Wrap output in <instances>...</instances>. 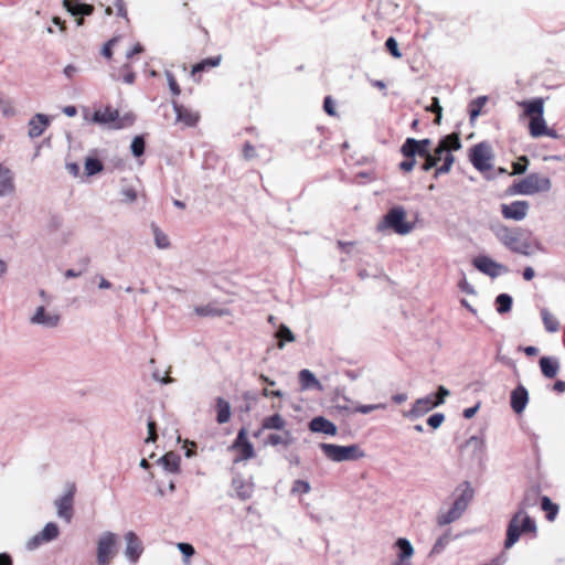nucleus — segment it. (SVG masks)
I'll return each instance as SVG.
<instances>
[{
  "instance_id": "1",
  "label": "nucleus",
  "mask_w": 565,
  "mask_h": 565,
  "mask_svg": "<svg viewBox=\"0 0 565 565\" xmlns=\"http://www.w3.org/2000/svg\"><path fill=\"white\" fill-rule=\"evenodd\" d=\"M521 107L524 108V115L530 116V135L533 138H539L542 136H548L552 138H556L557 134L554 130L547 128L545 119H544V100L542 98H535L532 100H524L519 103Z\"/></svg>"
},
{
  "instance_id": "2",
  "label": "nucleus",
  "mask_w": 565,
  "mask_h": 565,
  "mask_svg": "<svg viewBox=\"0 0 565 565\" xmlns=\"http://www.w3.org/2000/svg\"><path fill=\"white\" fill-rule=\"evenodd\" d=\"M456 492H459V494L456 497L450 509L446 512H440L437 516V522L441 526L457 521L467 510L475 495V490L469 481L460 483Z\"/></svg>"
},
{
  "instance_id": "3",
  "label": "nucleus",
  "mask_w": 565,
  "mask_h": 565,
  "mask_svg": "<svg viewBox=\"0 0 565 565\" xmlns=\"http://www.w3.org/2000/svg\"><path fill=\"white\" fill-rule=\"evenodd\" d=\"M526 532L535 533L536 524L523 509H520L509 522L504 547L511 548L519 541L521 534Z\"/></svg>"
},
{
  "instance_id": "4",
  "label": "nucleus",
  "mask_w": 565,
  "mask_h": 565,
  "mask_svg": "<svg viewBox=\"0 0 565 565\" xmlns=\"http://www.w3.org/2000/svg\"><path fill=\"white\" fill-rule=\"evenodd\" d=\"M552 189L550 178L539 173H530L525 178L514 182L510 186V193L520 195H533L540 192H548Z\"/></svg>"
},
{
  "instance_id": "5",
  "label": "nucleus",
  "mask_w": 565,
  "mask_h": 565,
  "mask_svg": "<svg viewBox=\"0 0 565 565\" xmlns=\"http://www.w3.org/2000/svg\"><path fill=\"white\" fill-rule=\"evenodd\" d=\"M135 116L132 114H125L120 116L117 109L106 107L94 111L90 121L105 126L110 129H122L134 124Z\"/></svg>"
},
{
  "instance_id": "6",
  "label": "nucleus",
  "mask_w": 565,
  "mask_h": 565,
  "mask_svg": "<svg viewBox=\"0 0 565 565\" xmlns=\"http://www.w3.org/2000/svg\"><path fill=\"white\" fill-rule=\"evenodd\" d=\"M319 448L329 460L334 462L353 461L365 457V452L356 444L340 446L321 443Z\"/></svg>"
},
{
  "instance_id": "7",
  "label": "nucleus",
  "mask_w": 565,
  "mask_h": 565,
  "mask_svg": "<svg viewBox=\"0 0 565 565\" xmlns=\"http://www.w3.org/2000/svg\"><path fill=\"white\" fill-rule=\"evenodd\" d=\"M406 211L403 206H394L388 210L383 220L379 223L377 230H392L398 235L409 234L414 226L406 220Z\"/></svg>"
},
{
  "instance_id": "8",
  "label": "nucleus",
  "mask_w": 565,
  "mask_h": 565,
  "mask_svg": "<svg viewBox=\"0 0 565 565\" xmlns=\"http://www.w3.org/2000/svg\"><path fill=\"white\" fill-rule=\"evenodd\" d=\"M497 237L505 247L514 253L524 256H530L533 253L530 243L522 239L520 230L502 226L497 231Z\"/></svg>"
},
{
  "instance_id": "9",
  "label": "nucleus",
  "mask_w": 565,
  "mask_h": 565,
  "mask_svg": "<svg viewBox=\"0 0 565 565\" xmlns=\"http://www.w3.org/2000/svg\"><path fill=\"white\" fill-rule=\"evenodd\" d=\"M117 535L110 531L103 532L96 545V562L98 565H109L116 555Z\"/></svg>"
},
{
  "instance_id": "10",
  "label": "nucleus",
  "mask_w": 565,
  "mask_h": 565,
  "mask_svg": "<svg viewBox=\"0 0 565 565\" xmlns=\"http://www.w3.org/2000/svg\"><path fill=\"white\" fill-rule=\"evenodd\" d=\"M469 160L480 172L489 171L492 168L493 151L487 142H479L470 149Z\"/></svg>"
},
{
  "instance_id": "11",
  "label": "nucleus",
  "mask_w": 565,
  "mask_h": 565,
  "mask_svg": "<svg viewBox=\"0 0 565 565\" xmlns=\"http://www.w3.org/2000/svg\"><path fill=\"white\" fill-rule=\"evenodd\" d=\"M228 449L236 452L234 463H238L255 457L254 446L248 440L247 430L245 428L239 429L235 440Z\"/></svg>"
},
{
  "instance_id": "12",
  "label": "nucleus",
  "mask_w": 565,
  "mask_h": 565,
  "mask_svg": "<svg viewBox=\"0 0 565 565\" xmlns=\"http://www.w3.org/2000/svg\"><path fill=\"white\" fill-rule=\"evenodd\" d=\"M75 490V486L71 484L68 489L54 501L57 516L67 523L72 521L74 514L73 504Z\"/></svg>"
},
{
  "instance_id": "13",
  "label": "nucleus",
  "mask_w": 565,
  "mask_h": 565,
  "mask_svg": "<svg viewBox=\"0 0 565 565\" xmlns=\"http://www.w3.org/2000/svg\"><path fill=\"white\" fill-rule=\"evenodd\" d=\"M60 535V527L55 522H49L44 527L26 542V548L33 551L44 543L56 540Z\"/></svg>"
},
{
  "instance_id": "14",
  "label": "nucleus",
  "mask_w": 565,
  "mask_h": 565,
  "mask_svg": "<svg viewBox=\"0 0 565 565\" xmlns=\"http://www.w3.org/2000/svg\"><path fill=\"white\" fill-rule=\"evenodd\" d=\"M461 146V140L457 134L447 135L439 140L434 151H430V157L438 163L441 160L444 161L447 153L459 150Z\"/></svg>"
},
{
  "instance_id": "15",
  "label": "nucleus",
  "mask_w": 565,
  "mask_h": 565,
  "mask_svg": "<svg viewBox=\"0 0 565 565\" xmlns=\"http://www.w3.org/2000/svg\"><path fill=\"white\" fill-rule=\"evenodd\" d=\"M29 321L34 326L53 329L60 324L61 317L57 312L49 311L44 306H39L30 317Z\"/></svg>"
},
{
  "instance_id": "16",
  "label": "nucleus",
  "mask_w": 565,
  "mask_h": 565,
  "mask_svg": "<svg viewBox=\"0 0 565 565\" xmlns=\"http://www.w3.org/2000/svg\"><path fill=\"white\" fill-rule=\"evenodd\" d=\"M430 145V139L417 140L415 138H407L401 147V152L404 157H429Z\"/></svg>"
},
{
  "instance_id": "17",
  "label": "nucleus",
  "mask_w": 565,
  "mask_h": 565,
  "mask_svg": "<svg viewBox=\"0 0 565 565\" xmlns=\"http://www.w3.org/2000/svg\"><path fill=\"white\" fill-rule=\"evenodd\" d=\"M472 264L479 271L491 278H497L508 273V268L504 265L494 262L488 256H478L473 259Z\"/></svg>"
},
{
  "instance_id": "18",
  "label": "nucleus",
  "mask_w": 565,
  "mask_h": 565,
  "mask_svg": "<svg viewBox=\"0 0 565 565\" xmlns=\"http://www.w3.org/2000/svg\"><path fill=\"white\" fill-rule=\"evenodd\" d=\"M527 201H513L510 204H501V214L507 220L522 221L529 213Z\"/></svg>"
},
{
  "instance_id": "19",
  "label": "nucleus",
  "mask_w": 565,
  "mask_h": 565,
  "mask_svg": "<svg viewBox=\"0 0 565 565\" xmlns=\"http://www.w3.org/2000/svg\"><path fill=\"white\" fill-rule=\"evenodd\" d=\"M15 192L14 172L8 166L0 163V199L13 196Z\"/></svg>"
},
{
  "instance_id": "20",
  "label": "nucleus",
  "mask_w": 565,
  "mask_h": 565,
  "mask_svg": "<svg viewBox=\"0 0 565 565\" xmlns=\"http://www.w3.org/2000/svg\"><path fill=\"white\" fill-rule=\"evenodd\" d=\"M125 556L128 558L129 562L136 563L142 554V543L137 536V534L132 531H129L125 534Z\"/></svg>"
},
{
  "instance_id": "21",
  "label": "nucleus",
  "mask_w": 565,
  "mask_h": 565,
  "mask_svg": "<svg viewBox=\"0 0 565 565\" xmlns=\"http://www.w3.org/2000/svg\"><path fill=\"white\" fill-rule=\"evenodd\" d=\"M63 4L72 15L78 17L76 21L78 26L84 22L83 17L90 15L94 11V7L92 4L82 3L78 0H64Z\"/></svg>"
},
{
  "instance_id": "22",
  "label": "nucleus",
  "mask_w": 565,
  "mask_h": 565,
  "mask_svg": "<svg viewBox=\"0 0 565 565\" xmlns=\"http://www.w3.org/2000/svg\"><path fill=\"white\" fill-rule=\"evenodd\" d=\"M437 407L433 395H427L415 401L412 408L406 413L409 418H418L433 408Z\"/></svg>"
},
{
  "instance_id": "23",
  "label": "nucleus",
  "mask_w": 565,
  "mask_h": 565,
  "mask_svg": "<svg viewBox=\"0 0 565 565\" xmlns=\"http://www.w3.org/2000/svg\"><path fill=\"white\" fill-rule=\"evenodd\" d=\"M397 548V561L395 565H412L411 558L414 555V547L409 540L399 537L395 542Z\"/></svg>"
},
{
  "instance_id": "24",
  "label": "nucleus",
  "mask_w": 565,
  "mask_h": 565,
  "mask_svg": "<svg viewBox=\"0 0 565 565\" xmlns=\"http://www.w3.org/2000/svg\"><path fill=\"white\" fill-rule=\"evenodd\" d=\"M527 403L529 392L522 384H520L511 392V407L514 413L521 414L524 412Z\"/></svg>"
},
{
  "instance_id": "25",
  "label": "nucleus",
  "mask_w": 565,
  "mask_h": 565,
  "mask_svg": "<svg viewBox=\"0 0 565 565\" xmlns=\"http://www.w3.org/2000/svg\"><path fill=\"white\" fill-rule=\"evenodd\" d=\"M50 125V119L44 114L34 115L28 122V136L32 139L40 137Z\"/></svg>"
},
{
  "instance_id": "26",
  "label": "nucleus",
  "mask_w": 565,
  "mask_h": 565,
  "mask_svg": "<svg viewBox=\"0 0 565 565\" xmlns=\"http://www.w3.org/2000/svg\"><path fill=\"white\" fill-rule=\"evenodd\" d=\"M309 428L313 433H321L329 436H334L338 433L337 426L322 416L312 418L309 423Z\"/></svg>"
},
{
  "instance_id": "27",
  "label": "nucleus",
  "mask_w": 565,
  "mask_h": 565,
  "mask_svg": "<svg viewBox=\"0 0 565 565\" xmlns=\"http://www.w3.org/2000/svg\"><path fill=\"white\" fill-rule=\"evenodd\" d=\"M232 486L236 495L243 501L249 499L253 494V484L241 476L233 478Z\"/></svg>"
},
{
  "instance_id": "28",
  "label": "nucleus",
  "mask_w": 565,
  "mask_h": 565,
  "mask_svg": "<svg viewBox=\"0 0 565 565\" xmlns=\"http://www.w3.org/2000/svg\"><path fill=\"white\" fill-rule=\"evenodd\" d=\"M173 109L177 116V121L183 122L185 126L192 127L199 120V115L192 110L173 103Z\"/></svg>"
},
{
  "instance_id": "29",
  "label": "nucleus",
  "mask_w": 565,
  "mask_h": 565,
  "mask_svg": "<svg viewBox=\"0 0 565 565\" xmlns=\"http://www.w3.org/2000/svg\"><path fill=\"white\" fill-rule=\"evenodd\" d=\"M181 458L178 454L170 451L159 458L158 463L163 467V469L171 473L179 472Z\"/></svg>"
},
{
  "instance_id": "30",
  "label": "nucleus",
  "mask_w": 565,
  "mask_h": 565,
  "mask_svg": "<svg viewBox=\"0 0 565 565\" xmlns=\"http://www.w3.org/2000/svg\"><path fill=\"white\" fill-rule=\"evenodd\" d=\"M540 367L545 377L554 379L559 370V363L555 358L542 356L540 359Z\"/></svg>"
},
{
  "instance_id": "31",
  "label": "nucleus",
  "mask_w": 565,
  "mask_h": 565,
  "mask_svg": "<svg viewBox=\"0 0 565 565\" xmlns=\"http://www.w3.org/2000/svg\"><path fill=\"white\" fill-rule=\"evenodd\" d=\"M299 381L301 385V390H310V388H317L322 390L321 383L317 380L315 374L305 369L299 372Z\"/></svg>"
},
{
  "instance_id": "32",
  "label": "nucleus",
  "mask_w": 565,
  "mask_h": 565,
  "mask_svg": "<svg viewBox=\"0 0 565 565\" xmlns=\"http://www.w3.org/2000/svg\"><path fill=\"white\" fill-rule=\"evenodd\" d=\"M217 416L216 422L218 424H226L231 419V405L223 397L216 398Z\"/></svg>"
},
{
  "instance_id": "33",
  "label": "nucleus",
  "mask_w": 565,
  "mask_h": 565,
  "mask_svg": "<svg viewBox=\"0 0 565 565\" xmlns=\"http://www.w3.org/2000/svg\"><path fill=\"white\" fill-rule=\"evenodd\" d=\"M286 427V420L279 414L265 417L262 422V429L269 430H282Z\"/></svg>"
},
{
  "instance_id": "34",
  "label": "nucleus",
  "mask_w": 565,
  "mask_h": 565,
  "mask_svg": "<svg viewBox=\"0 0 565 565\" xmlns=\"http://www.w3.org/2000/svg\"><path fill=\"white\" fill-rule=\"evenodd\" d=\"M194 311L201 317H222L230 313L227 309H221L213 305L198 306L194 308Z\"/></svg>"
},
{
  "instance_id": "35",
  "label": "nucleus",
  "mask_w": 565,
  "mask_h": 565,
  "mask_svg": "<svg viewBox=\"0 0 565 565\" xmlns=\"http://www.w3.org/2000/svg\"><path fill=\"white\" fill-rule=\"evenodd\" d=\"M275 335L279 340L278 341L279 349H282L285 347L286 342L295 341V335H294L292 331L286 324H280L278 327Z\"/></svg>"
},
{
  "instance_id": "36",
  "label": "nucleus",
  "mask_w": 565,
  "mask_h": 565,
  "mask_svg": "<svg viewBox=\"0 0 565 565\" xmlns=\"http://www.w3.org/2000/svg\"><path fill=\"white\" fill-rule=\"evenodd\" d=\"M221 61H222L221 55L204 58L203 61H201L200 63L195 64L192 67V75H195L199 72H203L207 67H216L221 64Z\"/></svg>"
},
{
  "instance_id": "37",
  "label": "nucleus",
  "mask_w": 565,
  "mask_h": 565,
  "mask_svg": "<svg viewBox=\"0 0 565 565\" xmlns=\"http://www.w3.org/2000/svg\"><path fill=\"white\" fill-rule=\"evenodd\" d=\"M542 320L547 332H556L559 329L558 320L547 310L542 309Z\"/></svg>"
},
{
  "instance_id": "38",
  "label": "nucleus",
  "mask_w": 565,
  "mask_h": 565,
  "mask_svg": "<svg viewBox=\"0 0 565 565\" xmlns=\"http://www.w3.org/2000/svg\"><path fill=\"white\" fill-rule=\"evenodd\" d=\"M267 443L271 446H289L292 443V436L288 430H286L284 434H270L268 436Z\"/></svg>"
},
{
  "instance_id": "39",
  "label": "nucleus",
  "mask_w": 565,
  "mask_h": 565,
  "mask_svg": "<svg viewBox=\"0 0 565 565\" xmlns=\"http://www.w3.org/2000/svg\"><path fill=\"white\" fill-rule=\"evenodd\" d=\"M512 297L508 294H500L497 298H495V303H497V311L499 313H507L511 310V307H512Z\"/></svg>"
},
{
  "instance_id": "40",
  "label": "nucleus",
  "mask_w": 565,
  "mask_h": 565,
  "mask_svg": "<svg viewBox=\"0 0 565 565\" xmlns=\"http://www.w3.org/2000/svg\"><path fill=\"white\" fill-rule=\"evenodd\" d=\"M455 162V157L452 153H447L444 158V163L436 168L434 172V178L437 179L439 175L448 173L451 170V167Z\"/></svg>"
},
{
  "instance_id": "41",
  "label": "nucleus",
  "mask_w": 565,
  "mask_h": 565,
  "mask_svg": "<svg viewBox=\"0 0 565 565\" xmlns=\"http://www.w3.org/2000/svg\"><path fill=\"white\" fill-rule=\"evenodd\" d=\"M154 244L160 249H166L170 246V241L159 227H153Z\"/></svg>"
},
{
  "instance_id": "42",
  "label": "nucleus",
  "mask_w": 565,
  "mask_h": 565,
  "mask_svg": "<svg viewBox=\"0 0 565 565\" xmlns=\"http://www.w3.org/2000/svg\"><path fill=\"white\" fill-rule=\"evenodd\" d=\"M103 170V163L95 158H87L85 160V172L87 175H94Z\"/></svg>"
},
{
  "instance_id": "43",
  "label": "nucleus",
  "mask_w": 565,
  "mask_h": 565,
  "mask_svg": "<svg viewBox=\"0 0 565 565\" xmlns=\"http://www.w3.org/2000/svg\"><path fill=\"white\" fill-rule=\"evenodd\" d=\"M89 263H90V259L88 257H84L79 262V264L82 265V268L78 270L73 269V268L67 269L64 273V277L68 279V278H77V277L82 276L87 270Z\"/></svg>"
},
{
  "instance_id": "44",
  "label": "nucleus",
  "mask_w": 565,
  "mask_h": 565,
  "mask_svg": "<svg viewBox=\"0 0 565 565\" xmlns=\"http://www.w3.org/2000/svg\"><path fill=\"white\" fill-rule=\"evenodd\" d=\"M146 142L142 136H136L130 145L131 153L135 157H140L145 152Z\"/></svg>"
},
{
  "instance_id": "45",
  "label": "nucleus",
  "mask_w": 565,
  "mask_h": 565,
  "mask_svg": "<svg viewBox=\"0 0 565 565\" xmlns=\"http://www.w3.org/2000/svg\"><path fill=\"white\" fill-rule=\"evenodd\" d=\"M542 509L547 512V519L551 521L554 520L558 511V507L554 504L548 497L542 498Z\"/></svg>"
},
{
  "instance_id": "46",
  "label": "nucleus",
  "mask_w": 565,
  "mask_h": 565,
  "mask_svg": "<svg viewBox=\"0 0 565 565\" xmlns=\"http://www.w3.org/2000/svg\"><path fill=\"white\" fill-rule=\"evenodd\" d=\"M177 547L184 557L183 563L185 565H189L190 564L189 558L195 554L194 547L190 543H178Z\"/></svg>"
},
{
  "instance_id": "47",
  "label": "nucleus",
  "mask_w": 565,
  "mask_h": 565,
  "mask_svg": "<svg viewBox=\"0 0 565 565\" xmlns=\"http://www.w3.org/2000/svg\"><path fill=\"white\" fill-rule=\"evenodd\" d=\"M121 201L132 203L137 200V192L132 186H125L120 190Z\"/></svg>"
},
{
  "instance_id": "48",
  "label": "nucleus",
  "mask_w": 565,
  "mask_h": 565,
  "mask_svg": "<svg viewBox=\"0 0 565 565\" xmlns=\"http://www.w3.org/2000/svg\"><path fill=\"white\" fill-rule=\"evenodd\" d=\"M386 408V405L383 404V403H380V404H369V405H359L358 407L354 408L353 412L355 413H361V414H369L373 411H376V409H385Z\"/></svg>"
},
{
  "instance_id": "49",
  "label": "nucleus",
  "mask_w": 565,
  "mask_h": 565,
  "mask_svg": "<svg viewBox=\"0 0 565 565\" xmlns=\"http://www.w3.org/2000/svg\"><path fill=\"white\" fill-rule=\"evenodd\" d=\"M529 164V159L525 156L519 158L516 162L513 163V172L512 174H523Z\"/></svg>"
},
{
  "instance_id": "50",
  "label": "nucleus",
  "mask_w": 565,
  "mask_h": 565,
  "mask_svg": "<svg viewBox=\"0 0 565 565\" xmlns=\"http://www.w3.org/2000/svg\"><path fill=\"white\" fill-rule=\"evenodd\" d=\"M426 110L435 113L436 114L435 122L436 124L440 122L443 108H441V106L439 104V99L437 97H434L431 99V104H430V106L426 107Z\"/></svg>"
},
{
  "instance_id": "51",
  "label": "nucleus",
  "mask_w": 565,
  "mask_h": 565,
  "mask_svg": "<svg viewBox=\"0 0 565 565\" xmlns=\"http://www.w3.org/2000/svg\"><path fill=\"white\" fill-rule=\"evenodd\" d=\"M311 490V486L306 480H296L292 484L291 492H302V493H309Z\"/></svg>"
},
{
  "instance_id": "52",
  "label": "nucleus",
  "mask_w": 565,
  "mask_h": 565,
  "mask_svg": "<svg viewBox=\"0 0 565 565\" xmlns=\"http://www.w3.org/2000/svg\"><path fill=\"white\" fill-rule=\"evenodd\" d=\"M486 100V97H478L472 102V107L470 109V118L472 120L480 115L481 107L484 105Z\"/></svg>"
},
{
  "instance_id": "53",
  "label": "nucleus",
  "mask_w": 565,
  "mask_h": 565,
  "mask_svg": "<svg viewBox=\"0 0 565 565\" xmlns=\"http://www.w3.org/2000/svg\"><path fill=\"white\" fill-rule=\"evenodd\" d=\"M385 46L394 57L399 58L402 56L397 41L393 36L386 40Z\"/></svg>"
},
{
  "instance_id": "54",
  "label": "nucleus",
  "mask_w": 565,
  "mask_h": 565,
  "mask_svg": "<svg viewBox=\"0 0 565 565\" xmlns=\"http://www.w3.org/2000/svg\"><path fill=\"white\" fill-rule=\"evenodd\" d=\"M466 446L471 447L479 452H482L483 447H484V441L482 438H480L478 436H472L467 440Z\"/></svg>"
},
{
  "instance_id": "55",
  "label": "nucleus",
  "mask_w": 565,
  "mask_h": 565,
  "mask_svg": "<svg viewBox=\"0 0 565 565\" xmlns=\"http://www.w3.org/2000/svg\"><path fill=\"white\" fill-rule=\"evenodd\" d=\"M445 420V416L444 414L441 413H435L433 414L431 416L428 417L427 419V424L434 428V429H437L438 427L441 426V424L444 423Z\"/></svg>"
},
{
  "instance_id": "56",
  "label": "nucleus",
  "mask_w": 565,
  "mask_h": 565,
  "mask_svg": "<svg viewBox=\"0 0 565 565\" xmlns=\"http://www.w3.org/2000/svg\"><path fill=\"white\" fill-rule=\"evenodd\" d=\"M449 395H450L449 390H448V388H446L445 386L440 385V386L438 387V391H437V394H436V398H434L435 404H436L437 406H439V405L444 404V403H445V398H446L447 396H449Z\"/></svg>"
},
{
  "instance_id": "57",
  "label": "nucleus",
  "mask_w": 565,
  "mask_h": 565,
  "mask_svg": "<svg viewBox=\"0 0 565 565\" xmlns=\"http://www.w3.org/2000/svg\"><path fill=\"white\" fill-rule=\"evenodd\" d=\"M166 76H167L168 84H169V87H170V90L172 92V94L174 96L180 95V93H181L180 87H179L174 76L172 75V73L167 72Z\"/></svg>"
},
{
  "instance_id": "58",
  "label": "nucleus",
  "mask_w": 565,
  "mask_h": 565,
  "mask_svg": "<svg viewBox=\"0 0 565 565\" xmlns=\"http://www.w3.org/2000/svg\"><path fill=\"white\" fill-rule=\"evenodd\" d=\"M450 534H445L444 536L439 537L434 544L433 552H440L450 542Z\"/></svg>"
},
{
  "instance_id": "59",
  "label": "nucleus",
  "mask_w": 565,
  "mask_h": 565,
  "mask_svg": "<svg viewBox=\"0 0 565 565\" xmlns=\"http://www.w3.org/2000/svg\"><path fill=\"white\" fill-rule=\"evenodd\" d=\"M406 160L402 161L399 163V169L404 172H411L414 167L416 166V159L415 157H405Z\"/></svg>"
},
{
  "instance_id": "60",
  "label": "nucleus",
  "mask_w": 565,
  "mask_h": 565,
  "mask_svg": "<svg viewBox=\"0 0 565 565\" xmlns=\"http://www.w3.org/2000/svg\"><path fill=\"white\" fill-rule=\"evenodd\" d=\"M148 437L146 438V443H154L157 440V431H156V423L153 420H148Z\"/></svg>"
},
{
  "instance_id": "61",
  "label": "nucleus",
  "mask_w": 565,
  "mask_h": 565,
  "mask_svg": "<svg viewBox=\"0 0 565 565\" xmlns=\"http://www.w3.org/2000/svg\"><path fill=\"white\" fill-rule=\"evenodd\" d=\"M0 111L6 117H10V116L14 115V109L11 106V104L9 102L4 100V99H1V98H0Z\"/></svg>"
},
{
  "instance_id": "62",
  "label": "nucleus",
  "mask_w": 565,
  "mask_h": 565,
  "mask_svg": "<svg viewBox=\"0 0 565 565\" xmlns=\"http://www.w3.org/2000/svg\"><path fill=\"white\" fill-rule=\"evenodd\" d=\"M459 288L468 295H475L476 292L473 286L469 284L466 278L459 281Z\"/></svg>"
},
{
  "instance_id": "63",
  "label": "nucleus",
  "mask_w": 565,
  "mask_h": 565,
  "mask_svg": "<svg viewBox=\"0 0 565 565\" xmlns=\"http://www.w3.org/2000/svg\"><path fill=\"white\" fill-rule=\"evenodd\" d=\"M323 108L326 110L327 114L331 115V116H334L335 115V108H334V104L331 99L330 96H327L324 98V102H323Z\"/></svg>"
},
{
  "instance_id": "64",
  "label": "nucleus",
  "mask_w": 565,
  "mask_h": 565,
  "mask_svg": "<svg viewBox=\"0 0 565 565\" xmlns=\"http://www.w3.org/2000/svg\"><path fill=\"white\" fill-rule=\"evenodd\" d=\"M152 377H153V380H156V381H158V382H160L161 384H164V385L166 384H170V383H172L174 381L172 377H170L168 375L162 376L159 371H154L152 373Z\"/></svg>"
}]
</instances>
